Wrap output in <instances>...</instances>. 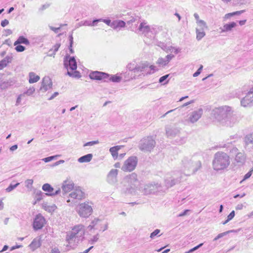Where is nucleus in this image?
<instances>
[{"instance_id": "nucleus-1", "label": "nucleus", "mask_w": 253, "mask_h": 253, "mask_svg": "<svg viewBox=\"0 0 253 253\" xmlns=\"http://www.w3.org/2000/svg\"><path fill=\"white\" fill-rule=\"evenodd\" d=\"M139 181L137 178V175L132 173L129 177L123 179L117 187L122 194L125 195L128 194H135L138 189L144 195L155 194L161 190V185L158 183H151L146 184L143 187H138Z\"/></svg>"}, {"instance_id": "nucleus-2", "label": "nucleus", "mask_w": 253, "mask_h": 253, "mask_svg": "<svg viewBox=\"0 0 253 253\" xmlns=\"http://www.w3.org/2000/svg\"><path fill=\"white\" fill-rule=\"evenodd\" d=\"M201 167V163L197 161L194 163L192 158L185 157L182 160L180 171H176L173 172L171 177H167L165 180L166 186L171 187L180 182L184 176L190 175L195 173Z\"/></svg>"}, {"instance_id": "nucleus-3", "label": "nucleus", "mask_w": 253, "mask_h": 253, "mask_svg": "<svg viewBox=\"0 0 253 253\" xmlns=\"http://www.w3.org/2000/svg\"><path fill=\"white\" fill-rule=\"evenodd\" d=\"M211 117L219 125L225 127H232L238 122V117L233 113L230 106L224 105L211 110Z\"/></svg>"}, {"instance_id": "nucleus-4", "label": "nucleus", "mask_w": 253, "mask_h": 253, "mask_svg": "<svg viewBox=\"0 0 253 253\" xmlns=\"http://www.w3.org/2000/svg\"><path fill=\"white\" fill-rule=\"evenodd\" d=\"M84 227L82 224L74 226L71 231L67 233L66 241L68 243L67 247L75 248L79 242L83 240L84 234Z\"/></svg>"}, {"instance_id": "nucleus-5", "label": "nucleus", "mask_w": 253, "mask_h": 253, "mask_svg": "<svg viewBox=\"0 0 253 253\" xmlns=\"http://www.w3.org/2000/svg\"><path fill=\"white\" fill-rule=\"evenodd\" d=\"M230 164V157L223 152H216L212 162L213 169L216 171H221L227 169Z\"/></svg>"}, {"instance_id": "nucleus-6", "label": "nucleus", "mask_w": 253, "mask_h": 253, "mask_svg": "<svg viewBox=\"0 0 253 253\" xmlns=\"http://www.w3.org/2000/svg\"><path fill=\"white\" fill-rule=\"evenodd\" d=\"M160 30L161 29L159 27H150L147 24V23L144 22L140 23L138 27H135L131 28V31L138 34L142 33L150 39H154L156 35Z\"/></svg>"}, {"instance_id": "nucleus-7", "label": "nucleus", "mask_w": 253, "mask_h": 253, "mask_svg": "<svg viewBox=\"0 0 253 253\" xmlns=\"http://www.w3.org/2000/svg\"><path fill=\"white\" fill-rule=\"evenodd\" d=\"M148 66L147 62H141L139 63L132 62L128 64L126 66L127 69L131 72L130 79H136L140 75V73L145 71Z\"/></svg>"}, {"instance_id": "nucleus-8", "label": "nucleus", "mask_w": 253, "mask_h": 253, "mask_svg": "<svg viewBox=\"0 0 253 253\" xmlns=\"http://www.w3.org/2000/svg\"><path fill=\"white\" fill-rule=\"evenodd\" d=\"M156 142L152 136L142 139L139 143V149L143 151H151L155 147Z\"/></svg>"}, {"instance_id": "nucleus-9", "label": "nucleus", "mask_w": 253, "mask_h": 253, "mask_svg": "<svg viewBox=\"0 0 253 253\" xmlns=\"http://www.w3.org/2000/svg\"><path fill=\"white\" fill-rule=\"evenodd\" d=\"M92 212V208L88 202L82 203L79 205L78 213L80 216L86 218Z\"/></svg>"}, {"instance_id": "nucleus-10", "label": "nucleus", "mask_w": 253, "mask_h": 253, "mask_svg": "<svg viewBox=\"0 0 253 253\" xmlns=\"http://www.w3.org/2000/svg\"><path fill=\"white\" fill-rule=\"evenodd\" d=\"M137 164L136 157H129L124 163L122 169L124 171H131L134 169Z\"/></svg>"}, {"instance_id": "nucleus-11", "label": "nucleus", "mask_w": 253, "mask_h": 253, "mask_svg": "<svg viewBox=\"0 0 253 253\" xmlns=\"http://www.w3.org/2000/svg\"><path fill=\"white\" fill-rule=\"evenodd\" d=\"M64 65L65 67L68 70H76L77 68V62L74 57H71L69 55H67L64 57Z\"/></svg>"}, {"instance_id": "nucleus-12", "label": "nucleus", "mask_w": 253, "mask_h": 253, "mask_svg": "<svg viewBox=\"0 0 253 253\" xmlns=\"http://www.w3.org/2000/svg\"><path fill=\"white\" fill-rule=\"evenodd\" d=\"M45 224L44 217L40 213L37 214L34 218L33 227L35 231L41 229Z\"/></svg>"}, {"instance_id": "nucleus-13", "label": "nucleus", "mask_w": 253, "mask_h": 253, "mask_svg": "<svg viewBox=\"0 0 253 253\" xmlns=\"http://www.w3.org/2000/svg\"><path fill=\"white\" fill-rule=\"evenodd\" d=\"M241 104L244 107L253 105V87L250 89L247 95L242 99Z\"/></svg>"}, {"instance_id": "nucleus-14", "label": "nucleus", "mask_w": 253, "mask_h": 253, "mask_svg": "<svg viewBox=\"0 0 253 253\" xmlns=\"http://www.w3.org/2000/svg\"><path fill=\"white\" fill-rule=\"evenodd\" d=\"M203 113V110L202 108H199L197 110H195L192 112L188 115V118L186 120L188 122L191 123H194L197 122L200 118L201 117Z\"/></svg>"}, {"instance_id": "nucleus-15", "label": "nucleus", "mask_w": 253, "mask_h": 253, "mask_svg": "<svg viewBox=\"0 0 253 253\" xmlns=\"http://www.w3.org/2000/svg\"><path fill=\"white\" fill-rule=\"evenodd\" d=\"M244 146L249 151L253 150V132L247 134L244 138Z\"/></svg>"}, {"instance_id": "nucleus-16", "label": "nucleus", "mask_w": 253, "mask_h": 253, "mask_svg": "<svg viewBox=\"0 0 253 253\" xmlns=\"http://www.w3.org/2000/svg\"><path fill=\"white\" fill-rule=\"evenodd\" d=\"M89 76L92 80H102L104 82H107V79L108 77V74L102 72L94 71L91 72Z\"/></svg>"}, {"instance_id": "nucleus-17", "label": "nucleus", "mask_w": 253, "mask_h": 253, "mask_svg": "<svg viewBox=\"0 0 253 253\" xmlns=\"http://www.w3.org/2000/svg\"><path fill=\"white\" fill-rule=\"evenodd\" d=\"M84 193L80 189H76L69 194L70 199H68L67 202L69 203L71 201V199H72V201L74 200H80L84 198Z\"/></svg>"}, {"instance_id": "nucleus-18", "label": "nucleus", "mask_w": 253, "mask_h": 253, "mask_svg": "<svg viewBox=\"0 0 253 253\" xmlns=\"http://www.w3.org/2000/svg\"><path fill=\"white\" fill-rule=\"evenodd\" d=\"M42 189L46 192L45 195L49 196H54L59 194L60 193V189H58L54 191L53 188L48 183L44 184L42 186Z\"/></svg>"}, {"instance_id": "nucleus-19", "label": "nucleus", "mask_w": 253, "mask_h": 253, "mask_svg": "<svg viewBox=\"0 0 253 253\" xmlns=\"http://www.w3.org/2000/svg\"><path fill=\"white\" fill-rule=\"evenodd\" d=\"M52 86V83L51 80L49 77H44L42 79V86L40 88L41 90L44 92L50 89Z\"/></svg>"}, {"instance_id": "nucleus-20", "label": "nucleus", "mask_w": 253, "mask_h": 253, "mask_svg": "<svg viewBox=\"0 0 253 253\" xmlns=\"http://www.w3.org/2000/svg\"><path fill=\"white\" fill-rule=\"evenodd\" d=\"M118 170L116 169H112L107 175V181L111 184H114L117 181Z\"/></svg>"}, {"instance_id": "nucleus-21", "label": "nucleus", "mask_w": 253, "mask_h": 253, "mask_svg": "<svg viewBox=\"0 0 253 253\" xmlns=\"http://www.w3.org/2000/svg\"><path fill=\"white\" fill-rule=\"evenodd\" d=\"M237 23L235 22H232L229 23L225 24L222 27L219 29L221 30L220 33L229 32L232 31L233 28L236 27Z\"/></svg>"}, {"instance_id": "nucleus-22", "label": "nucleus", "mask_w": 253, "mask_h": 253, "mask_svg": "<svg viewBox=\"0 0 253 253\" xmlns=\"http://www.w3.org/2000/svg\"><path fill=\"white\" fill-rule=\"evenodd\" d=\"M166 135L168 137H173L180 133V128L178 127H166Z\"/></svg>"}, {"instance_id": "nucleus-23", "label": "nucleus", "mask_w": 253, "mask_h": 253, "mask_svg": "<svg viewBox=\"0 0 253 253\" xmlns=\"http://www.w3.org/2000/svg\"><path fill=\"white\" fill-rule=\"evenodd\" d=\"M41 245V238L38 237L34 238L29 246L32 251H34L40 248Z\"/></svg>"}, {"instance_id": "nucleus-24", "label": "nucleus", "mask_w": 253, "mask_h": 253, "mask_svg": "<svg viewBox=\"0 0 253 253\" xmlns=\"http://www.w3.org/2000/svg\"><path fill=\"white\" fill-rule=\"evenodd\" d=\"M74 184L72 181L66 180L63 182L62 188L64 193H68L74 188Z\"/></svg>"}, {"instance_id": "nucleus-25", "label": "nucleus", "mask_w": 253, "mask_h": 253, "mask_svg": "<svg viewBox=\"0 0 253 253\" xmlns=\"http://www.w3.org/2000/svg\"><path fill=\"white\" fill-rule=\"evenodd\" d=\"M139 23V18L138 17H131L130 19L127 21L126 24L127 25L131 24V27H130V29L137 27V25Z\"/></svg>"}, {"instance_id": "nucleus-26", "label": "nucleus", "mask_w": 253, "mask_h": 253, "mask_svg": "<svg viewBox=\"0 0 253 253\" xmlns=\"http://www.w3.org/2000/svg\"><path fill=\"white\" fill-rule=\"evenodd\" d=\"M19 44L29 45L30 44V42L27 38H25L23 36H20L14 43V45H16Z\"/></svg>"}, {"instance_id": "nucleus-27", "label": "nucleus", "mask_w": 253, "mask_h": 253, "mask_svg": "<svg viewBox=\"0 0 253 253\" xmlns=\"http://www.w3.org/2000/svg\"><path fill=\"white\" fill-rule=\"evenodd\" d=\"M42 207L43 209L49 212L54 211L56 209L55 205H49L47 203H42Z\"/></svg>"}, {"instance_id": "nucleus-28", "label": "nucleus", "mask_w": 253, "mask_h": 253, "mask_svg": "<svg viewBox=\"0 0 253 253\" xmlns=\"http://www.w3.org/2000/svg\"><path fill=\"white\" fill-rule=\"evenodd\" d=\"M29 82L30 84H33L35 83H37L40 79V76L38 75H36V74L34 72L29 73Z\"/></svg>"}, {"instance_id": "nucleus-29", "label": "nucleus", "mask_w": 253, "mask_h": 253, "mask_svg": "<svg viewBox=\"0 0 253 253\" xmlns=\"http://www.w3.org/2000/svg\"><path fill=\"white\" fill-rule=\"evenodd\" d=\"M92 157L93 155L92 154H88L87 155L81 157L78 159V161L79 162L81 163H88L91 160Z\"/></svg>"}, {"instance_id": "nucleus-30", "label": "nucleus", "mask_w": 253, "mask_h": 253, "mask_svg": "<svg viewBox=\"0 0 253 253\" xmlns=\"http://www.w3.org/2000/svg\"><path fill=\"white\" fill-rule=\"evenodd\" d=\"M120 149V147L119 146H114L110 148V152L114 159H116L118 158V152Z\"/></svg>"}, {"instance_id": "nucleus-31", "label": "nucleus", "mask_w": 253, "mask_h": 253, "mask_svg": "<svg viewBox=\"0 0 253 253\" xmlns=\"http://www.w3.org/2000/svg\"><path fill=\"white\" fill-rule=\"evenodd\" d=\"M158 71V69H157L156 67L154 65H150L148 64V66L147 68L145 69V71H143L142 74H151Z\"/></svg>"}, {"instance_id": "nucleus-32", "label": "nucleus", "mask_w": 253, "mask_h": 253, "mask_svg": "<svg viewBox=\"0 0 253 253\" xmlns=\"http://www.w3.org/2000/svg\"><path fill=\"white\" fill-rule=\"evenodd\" d=\"M107 82L111 81L113 83H119L121 81L122 78L120 76L117 75H111L108 74V77L107 78Z\"/></svg>"}, {"instance_id": "nucleus-33", "label": "nucleus", "mask_w": 253, "mask_h": 253, "mask_svg": "<svg viewBox=\"0 0 253 253\" xmlns=\"http://www.w3.org/2000/svg\"><path fill=\"white\" fill-rule=\"evenodd\" d=\"M196 39L198 41H200L206 35L204 30H201L199 28L196 29Z\"/></svg>"}, {"instance_id": "nucleus-34", "label": "nucleus", "mask_w": 253, "mask_h": 253, "mask_svg": "<svg viewBox=\"0 0 253 253\" xmlns=\"http://www.w3.org/2000/svg\"><path fill=\"white\" fill-rule=\"evenodd\" d=\"M156 63L160 67H164L168 64V63L167 62L165 58L162 57L159 58L156 62Z\"/></svg>"}, {"instance_id": "nucleus-35", "label": "nucleus", "mask_w": 253, "mask_h": 253, "mask_svg": "<svg viewBox=\"0 0 253 253\" xmlns=\"http://www.w3.org/2000/svg\"><path fill=\"white\" fill-rule=\"evenodd\" d=\"M245 159V155L243 153L238 152L236 154L235 160L238 163H242L244 161Z\"/></svg>"}, {"instance_id": "nucleus-36", "label": "nucleus", "mask_w": 253, "mask_h": 253, "mask_svg": "<svg viewBox=\"0 0 253 253\" xmlns=\"http://www.w3.org/2000/svg\"><path fill=\"white\" fill-rule=\"evenodd\" d=\"M198 26L197 28L201 30H205V29L208 28L206 23L204 20L199 21L198 22L196 23Z\"/></svg>"}, {"instance_id": "nucleus-37", "label": "nucleus", "mask_w": 253, "mask_h": 253, "mask_svg": "<svg viewBox=\"0 0 253 253\" xmlns=\"http://www.w3.org/2000/svg\"><path fill=\"white\" fill-rule=\"evenodd\" d=\"M156 45L159 47H160L163 50L168 51V50H170V47H168L167 45L161 42H157Z\"/></svg>"}, {"instance_id": "nucleus-38", "label": "nucleus", "mask_w": 253, "mask_h": 253, "mask_svg": "<svg viewBox=\"0 0 253 253\" xmlns=\"http://www.w3.org/2000/svg\"><path fill=\"white\" fill-rule=\"evenodd\" d=\"M244 12V10H240V11H237L232 13H229L225 15L224 18L225 19H228L230 17L237 15H240L242 13H243Z\"/></svg>"}, {"instance_id": "nucleus-39", "label": "nucleus", "mask_w": 253, "mask_h": 253, "mask_svg": "<svg viewBox=\"0 0 253 253\" xmlns=\"http://www.w3.org/2000/svg\"><path fill=\"white\" fill-rule=\"evenodd\" d=\"M67 75L70 77L76 78H79L81 77L80 73L77 71H75L73 72H71L68 71Z\"/></svg>"}, {"instance_id": "nucleus-40", "label": "nucleus", "mask_w": 253, "mask_h": 253, "mask_svg": "<svg viewBox=\"0 0 253 253\" xmlns=\"http://www.w3.org/2000/svg\"><path fill=\"white\" fill-rule=\"evenodd\" d=\"M169 75L168 74V75H166L165 76L161 77L159 79V83L163 84H167L168 83V80H167L168 78L169 77Z\"/></svg>"}, {"instance_id": "nucleus-41", "label": "nucleus", "mask_w": 253, "mask_h": 253, "mask_svg": "<svg viewBox=\"0 0 253 253\" xmlns=\"http://www.w3.org/2000/svg\"><path fill=\"white\" fill-rule=\"evenodd\" d=\"M45 195V194L43 193L41 191H38L36 194V201H41Z\"/></svg>"}, {"instance_id": "nucleus-42", "label": "nucleus", "mask_w": 253, "mask_h": 253, "mask_svg": "<svg viewBox=\"0 0 253 253\" xmlns=\"http://www.w3.org/2000/svg\"><path fill=\"white\" fill-rule=\"evenodd\" d=\"M234 232V230H229L221 233L219 234L216 237H215L213 239V241H216L218 239L223 237V236L226 235L227 234L230 232Z\"/></svg>"}, {"instance_id": "nucleus-43", "label": "nucleus", "mask_w": 253, "mask_h": 253, "mask_svg": "<svg viewBox=\"0 0 253 253\" xmlns=\"http://www.w3.org/2000/svg\"><path fill=\"white\" fill-rule=\"evenodd\" d=\"M234 232V230H229L221 233L219 234L216 237H215L213 239V241H216L218 239L223 237V236L226 235L227 234L230 232Z\"/></svg>"}, {"instance_id": "nucleus-44", "label": "nucleus", "mask_w": 253, "mask_h": 253, "mask_svg": "<svg viewBox=\"0 0 253 253\" xmlns=\"http://www.w3.org/2000/svg\"><path fill=\"white\" fill-rule=\"evenodd\" d=\"M19 183H16L15 184H10L9 186L6 188L5 191L7 192H10L16 188L19 185Z\"/></svg>"}, {"instance_id": "nucleus-45", "label": "nucleus", "mask_w": 253, "mask_h": 253, "mask_svg": "<svg viewBox=\"0 0 253 253\" xmlns=\"http://www.w3.org/2000/svg\"><path fill=\"white\" fill-rule=\"evenodd\" d=\"M240 138V137L238 134H235L233 135H231L229 137V138L227 140V143H231L232 142H229V140H234L233 142H235L237 140L239 139Z\"/></svg>"}, {"instance_id": "nucleus-46", "label": "nucleus", "mask_w": 253, "mask_h": 253, "mask_svg": "<svg viewBox=\"0 0 253 253\" xmlns=\"http://www.w3.org/2000/svg\"><path fill=\"white\" fill-rule=\"evenodd\" d=\"M78 24H79V26H90V25H91L90 21H88V20L81 21Z\"/></svg>"}, {"instance_id": "nucleus-47", "label": "nucleus", "mask_w": 253, "mask_h": 253, "mask_svg": "<svg viewBox=\"0 0 253 253\" xmlns=\"http://www.w3.org/2000/svg\"><path fill=\"white\" fill-rule=\"evenodd\" d=\"M160 233V230L157 229L155 230L152 233H151L150 237L151 239H154L156 236Z\"/></svg>"}, {"instance_id": "nucleus-48", "label": "nucleus", "mask_w": 253, "mask_h": 253, "mask_svg": "<svg viewBox=\"0 0 253 253\" xmlns=\"http://www.w3.org/2000/svg\"><path fill=\"white\" fill-rule=\"evenodd\" d=\"M98 143H99V141L98 140L89 141V142H87L85 143L84 145V147H85V146H93L94 145L97 144Z\"/></svg>"}, {"instance_id": "nucleus-49", "label": "nucleus", "mask_w": 253, "mask_h": 253, "mask_svg": "<svg viewBox=\"0 0 253 253\" xmlns=\"http://www.w3.org/2000/svg\"><path fill=\"white\" fill-rule=\"evenodd\" d=\"M16 45L17 46H16V47H15V49L17 52H22V51H24L25 50V46H23L22 45H19V44H17Z\"/></svg>"}, {"instance_id": "nucleus-50", "label": "nucleus", "mask_w": 253, "mask_h": 253, "mask_svg": "<svg viewBox=\"0 0 253 253\" xmlns=\"http://www.w3.org/2000/svg\"><path fill=\"white\" fill-rule=\"evenodd\" d=\"M33 183V180L29 179L25 181L26 187L28 188H31Z\"/></svg>"}, {"instance_id": "nucleus-51", "label": "nucleus", "mask_w": 253, "mask_h": 253, "mask_svg": "<svg viewBox=\"0 0 253 253\" xmlns=\"http://www.w3.org/2000/svg\"><path fill=\"white\" fill-rule=\"evenodd\" d=\"M203 65H201L200 66V67H199V68L197 70V71L193 74V76L194 77H196L198 76L201 74L202 70L203 69Z\"/></svg>"}, {"instance_id": "nucleus-52", "label": "nucleus", "mask_w": 253, "mask_h": 253, "mask_svg": "<svg viewBox=\"0 0 253 253\" xmlns=\"http://www.w3.org/2000/svg\"><path fill=\"white\" fill-rule=\"evenodd\" d=\"M56 157V156H50L43 159L42 160L45 163H47L54 160Z\"/></svg>"}, {"instance_id": "nucleus-53", "label": "nucleus", "mask_w": 253, "mask_h": 253, "mask_svg": "<svg viewBox=\"0 0 253 253\" xmlns=\"http://www.w3.org/2000/svg\"><path fill=\"white\" fill-rule=\"evenodd\" d=\"M102 20V18H100V19H94L92 21H90V24H91L90 26H96L97 25V24L99 22H101Z\"/></svg>"}, {"instance_id": "nucleus-54", "label": "nucleus", "mask_w": 253, "mask_h": 253, "mask_svg": "<svg viewBox=\"0 0 253 253\" xmlns=\"http://www.w3.org/2000/svg\"><path fill=\"white\" fill-rule=\"evenodd\" d=\"M8 63L5 61V60L2 59L0 61V70L2 69L3 68L5 67Z\"/></svg>"}, {"instance_id": "nucleus-55", "label": "nucleus", "mask_w": 253, "mask_h": 253, "mask_svg": "<svg viewBox=\"0 0 253 253\" xmlns=\"http://www.w3.org/2000/svg\"><path fill=\"white\" fill-rule=\"evenodd\" d=\"M35 89L34 87H30L29 89H28L25 93L28 95H32L35 91Z\"/></svg>"}, {"instance_id": "nucleus-56", "label": "nucleus", "mask_w": 253, "mask_h": 253, "mask_svg": "<svg viewBox=\"0 0 253 253\" xmlns=\"http://www.w3.org/2000/svg\"><path fill=\"white\" fill-rule=\"evenodd\" d=\"M118 28H123L126 25V23L122 20H117Z\"/></svg>"}, {"instance_id": "nucleus-57", "label": "nucleus", "mask_w": 253, "mask_h": 253, "mask_svg": "<svg viewBox=\"0 0 253 253\" xmlns=\"http://www.w3.org/2000/svg\"><path fill=\"white\" fill-rule=\"evenodd\" d=\"M174 57V56L173 55V54H169V55H167L166 57H165V59L167 61V62H168V63H169L170 61Z\"/></svg>"}, {"instance_id": "nucleus-58", "label": "nucleus", "mask_w": 253, "mask_h": 253, "mask_svg": "<svg viewBox=\"0 0 253 253\" xmlns=\"http://www.w3.org/2000/svg\"><path fill=\"white\" fill-rule=\"evenodd\" d=\"M7 63H11L12 60V57L11 56H6L4 59Z\"/></svg>"}, {"instance_id": "nucleus-59", "label": "nucleus", "mask_w": 253, "mask_h": 253, "mask_svg": "<svg viewBox=\"0 0 253 253\" xmlns=\"http://www.w3.org/2000/svg\"><path fill=\"white\" fill-rule=\"evenodd\" d=\"M235 216V211H232L230 214L227 216V219L230 221L233 219Z\"/></svg>"}, {"instance_id": "nucleus-60", "label": "nucleus", "mask_w": 253, "mask_h": 253, "mask_svg": "<svg viewBox=\"0 0 253 253\" xmlns=\"http://www.w3.org/2000/svg\"><path fill=\"white\" fill-rule=\"evenodd\" d=\"M50 253H61V252L57 247H54L51 248Z\"/></svg>"}, {"instance_id": "nucleus-61", "label": "nucleus", "mask_w": 253, "mask_h": 253, "mask_svg": "<svg viewBox=\"0 0 253 253\" xmlns=\"http://www.w3.org/2000/svg\"><path fill=\"white\" fill-rule=\"evenodd\" d=\"M117 23H118L117 20L114 21L111 23V25L110 27L114 29H117L118 28Z\"/></svg>"}, {"instance_id": "nucleus-62", "label": "nucleus", "mask_w": 253, "mask_h": 253, "mask_svg": "<svg viewBox=\"0 0 253 253\" xmlns=\"http://www.w3.org/2000/svg\"><path fill=\"white\" fill-rule=\"evenodd\" d=\"M9 24V21L6 20V19H4V20H2L1 22V26L3 27H5L6 26H7L8 24Z\"/></svg>"}, {"instance_id": "nucleus-63", "label": "nucleus", "mask_w": 253, "mask_h": 253, "mask_svg": "<svg viewBox=\"0 0 253 253\" xmlns=\"http://www.w3.org/2000/svg\"><path fill=\"white\" fill-rule=\"evenodd\" d=\"M50 6V4L49 3H45L44 4H43L42 7L40 8V10H43L48 7H49Z\"/></svg>"}, {"instance_id": "nucleus-64", "label": "nucleus", "mask_w": 253, "mask_h": 253, "mask_svg": "<svg viewBox=\"0 0 253 253\" xmlns=\"http://www.w3.org/2000/svg\"><path fill=\"white\" fill-rule=\"evenodd\" d=\"M60 46V44H58V43H56V44H55L53 46V49L54 50V53H55L56 52H57L58 51Z\"/></svg>"}]
</instances>
